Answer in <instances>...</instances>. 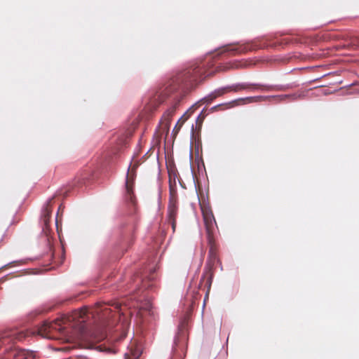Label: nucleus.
<instances>
[{
  "instance_id": "1",
  "label": "nucleus",
  "mask_w": 359,
  "mask_h": 359,
  "mask_svg": "<svg viewBox=\"0 0 359 359\" xmlns=\"http://www.w3.org/2000/svg\"><path fill=\"white\" fill-rule=\"evenodd\" d=\"M113 306L114 310H112L107 304H97L93 313L97 316L100 324L89 329L84 323V320H81L78 325V329L75 330L76 333L69 336L67 341L81 348H92L95 343L103 340L107 336V325H113L117 316H120V305L115 303Z\"/></svg>"
},
{
  "instance_id": "2",
  "label": "nucleus",
  "mask_w": 359,
  "mask_h": 359,
  "mask_svg": "<svg viewBox=\"0 0 359 359\" xmlns=\"http://www.w3.org/2000/svg\"><path fill=\"white\" fill-rule=\"evenodd\" d=\"M208 244L210 245L208 257L204 268L203 276L198 285L199 290L205 291V297L204 302L208 299V295L212 282V278L214 276V271L217 264L219 263L217 250L215 244V241L212 243H208Z\"/></svg>"
},
{
  "instance_id": "3",
  "label": "nucleus",
  "mask_w": 359,
  "mask_h": 359,
  "mask_svg": "<svg viewBox=\"0 0 359 359\" xmlns=\"http://www.w3.org/2000/svg\"><path fill=\"white\" fill-rule=\"evenodd\" d=\"M52 211V206L50 203H48L44 208L41 217L43 224L42 233L43 234L42 239L43 240L45 245L44 253H50L51 256L53 255L54 239L52 235L53 232L50 229L49 222Z\"/></svg>"
},
{
  "instance_id": "4",
  "label": "nucleus",
  "mask_w": 359,
  "mask_h": 359,
  "mask_svg": "<svg viewBox=\"0 0 359 359\" xmlns=\"http://www.w3.org/2000/svg\"><path fill=\"white\" fill-rule=\"evenodd\" d=\"M191 112L192 109H189L178 121L173 130L175 134L182 133L186 135H194L196 133H199L203 121L202 116H198L196 121V126H194V124L185 123V121L188 119Z\"/></svg>"
},
{
  "instance_id": "5",
  "label": "nucleus",
  "mask_w": 359,
  "mask_h": 359,
  "mask_svg": "<svg viewBox=\"0 0 359 359\" xmlns=\"http://www.w3.org/2000/svg\"><path fill=\"white\" fill-rule=\"evenodd\" d=\"M202 213L205 226L208 241V243H212L215 241L213 232L214 225L216 224L215 219L212 210L209 208H202Z\"/></svg>"
},
{
  "instance_id": "6",
  "label": "nucleus",
  "mask_w": 359,
  "mask_h": 359,
  "mask_svg": "<svg viewBox=\"0 0 359 359\" xmlns=\"http://www.w3.org/2000/svg\"><path fill=\"white\" fill-rule=\"evenodd\" d=\"M137 165H134L131 170H128V172L127 175L126 182V199L130 201L131 203H133V184H134V177L135 176V169Z\"/></svg>"
},
{
  "instance_id": "7",
  "label": "nucleus",
  "mask_w": 359,
  "mask_h": 359,
  "mask_svg": "<svg viewBox=\"0 0 359 359\" xmlns=\"http://www.w3.org/2000/svg\"><path fill=\"white\" fill-rule=\"evenodd\" d=\"M21 332L16 331H6L0 334V347L3 344H9L10 342L15 343V341L21 340Z\"/></svg>"
},
{
  "instance_id": "8",
  "label": "nucleus",
  "mask_w": 359,
  "mask_h": 359,
  "mask_svg": "<svg viewBox=\"0 0 359 359\" xmlns=\"http://www.w3.org/2000/svg\"><path fill=\"white\" fill-rule=\"evenodd\" d=\"M177 196L170 191L169 203L168 206V219H177Z\"/></svg>"
},
{
  "instance_id": "9",
  "label": "nucleus",
  "mask_w": 359,
  "mask_h": 359,
  "mask_svg": "<svg viewBox=\"0 0 359 359\" xmlns=\"http://www.w3.org/2000/svg\"><path fill=\"white\" fill-rule=\"evenodd\" d=\"M190 147L191 152H194L196 156H199L202 153V142L201 136L191 137Z\"/></svg>"
},
{
  "instance_id": "10",
  "label": "nucleus",
  "mask_w": 359,
  "mask_h": 359,
  "mask_svg": "<svg viewBox=\"0 0 359 359\" xmlns=\"http://www.w3.org/2000/svg\"><path fill=\"white\" fill-rule=\"evenodd\" d=\"M141 353L140 348L136 344L131 343L124 357L125 359H138Z\"/></svg>"
},
{
  "instance_id": "11",
  "label": "nucleus",
  "mask_w": 359,
  "mask_h": 359,
  "mask_svg": "<svg viewBox=\"0 0 359 359\" xmlns=\"http://www.w3.org/2000/svg\"><path fill=\"white\" fill-rule=\"evenodd\" d=\"M85 180L86 178L83 177V174L81 173L79 175L75 177L74 186H81L85 182Z\"/></svg>"
},
{
  "instance_id": "12",
  "label": "nucleus",
  "mask_w": 359,
  "mask_h": 359,
  "mask_svg": "<svg viewBox=\"0 0 359 359\" xmlns=\"http://www.w3.org/2000/svg\"><path fill=\"white\" fill-rule=\"evenodd\" d=\"M9 355L14 358V359H21L22 351L21 350L13 349L10 353Z\"/></svg>"
},
{
  "instance_id": "13",
  "label": "nucleus",
  "mask_w": 359,
  "mask_h": 359,
  "mask_svg": "<svg viewBox=\"0 0 359 359\" xmlns=\"http://www.w3.org/2000/svg\"><path fill=\"white\" fill-rule=\"evenodd\" d=\"M161 133H166L168 134L169 130H168V123H162L161 125Z\"/></svg>"
},
{
  "instance_id": "14",
  "label": "nucleus",
  "mask_w": 359,
  "mask_h": 359,
  "mask_svg": "<svg viewBox=\"0 0 359 359\" xmlns=\"http://www.w3.org/2000/svg\"><path fill=\"white\" fill-rule=\"evenodd\" d=\"M169 222L170 223L172 229V231L175 232L176 229V225H177V221L175 219H168Z\"/></svg>"
},
{
  "instance_id": "15",
  "label": "nucleus",
  "mask_w": 359,
  "mask_h": 359,
  "mask_svg": "<svg viewBox=\"0 0 359 359\" xmlns=\"http://www.w3.org/2000/svg\"><path fill=\"white\" fill-rule=\"evenodd\" d=\"M23 355H24V359L27 358L28 357L34 356L32 352H30L29 351H26L25 349H24Z\"/></svg>"
},
{
  "instance_id": "16",
  "label": "nucleus",
  "mask_w": 359,
  "mask_h": 359,
  "mask_svg": "<svg viewBox=\"0 0 359 359\" xmlns=\"http://www.w3.org/2000/svg\"><path fill=\"white\" fill-rule=\"evenodd\" d=\"M151 306L149 303L147 304V306L144 308L145 310L150 311Z\"/></svg>"
},
{
  "instance_id": "17",
  "label": "nucleus",
  "mask_w": 359,
  "mask_h": 359,
  "mask_svg": "<svg viewBox=\"0 0 359 359\" xmlns=\"http://www.w3.org/2000/svg\"><path fill=\"white\" fill-rule=\"evenodd\" d=\"M55 225H56V227H57V230L58 231L59 230V227H58V220H57V218H56V219H55Z\"/></svg>"
},
{
  "instance_id": "18",
  "label": "nucleus",
  "mask_w": 359,
  "mask_h": 359,
  "mask_svg": "<svg viewBox=\"0 0 359 359\" xmlns=\"http://www.w3.org/2000/svg\"><path fill=\"white\" fill-rule=\"evenodd\" d=\"M27 273H28V274H29L30 273H29V272H28V271H27V269H24L23 274H24V275H25V274H27Z\"/></svg>"
},
{
  "instance_id": "19",
  "label": "nucleus",
  "mask_w": 359,
  "mask_h": 359,
  "mask_svg": "<svg viewBox=\"0 0 359 359\" xmlns=\"http://www.w3.org/2000/svg\"><path fill=\"white\" fill-rule=\"evenodd\" d=\"M79 317H80L81 318H83V317H82L81 313H80V314H79Z\"/></svg>"
},
{
  "instance_id": "20",
  "label": "nucleus",
  "mask_w": 359,
  "mask_h": 359,
  "mask_svg": "<svg viewBox=\"0 0 359 359\" xmlns=\"http://www.w3.org/2000/svg\"><path fill=\"white\" fill-rule=\"evenodd\" d=\"M87 174H85V176H83L86 179Z\"/></svg>"
}]
</instances>
